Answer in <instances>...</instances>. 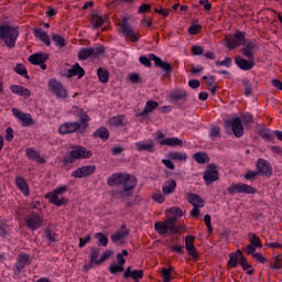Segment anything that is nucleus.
<instances>
[{"label": "nucleus", "mask_w": 282, "mask_h": 282, "mask_svg": "<svg viewBox=\"0 0 282 282\" xmlns=\"http://www.w3.org/2000/svg\"><path fill=\"white\" fill-rule=\"evenodd\" d=\"M230 127L236 138H241L243 135V123L241 122V119L239 117L234 118L230 121Z\"/></svg>", "instance_id": "22"}, {"label": "nucleus", "mask_w": 282, "mask_h": 282, "mask_svg": "<svg viewBox=\"0 0 282 282\" xmlns=\"http://www.w3.org/2000/svg\"><path fill=\"white\" fill-rule=\"evenodd\" d=\"M97 75H98L100 83H109V70H107L105 68L104 69L98 68Z\"/></svg>", "instance_id": "42"}, {"label": "nucleus", "mask_w": 282, "mask_h": 282, "mask_svg": "<svg viewBox=\"0 0 282 282\" xmlns=\"http://www.w3.org/2000/svg\"><path fill=\"white\" fill-rule=\"evenodd\" d=\"M111 254H113V252L107 250L102 253V256L100 257V259H98V261H96V265H102V263H105V261H107V259H109V257H111Z\"/></svg>", "instance_id": "52"}, {"label": "nucleus", "mask_w": 282, "mask_h": 282, "mask_svg": "<svg viewBox=\"0 0 282 282\" xmlns=\"http://www.w3.org/2000/svg\"><path fill=\"white\" fill-rule=\"evenodd\" d=\"M143 276H144V271L143 270H133V271H131V267H129L123 273L124 279L132 278L134 281H138V280L142 279Z\"/></svg>", "instance_id": "27"}, {"label": "nucleus", "mask_w": 282, "mask_h": 282, "mask_svg": "<svg viewBox=\"0 0 282 282\" xmlns=\"http://www.w3.org/2000/svg\"><path fill=\"white\" fill-rule=\"evenodd\" d=\"M94 138H100L101 140H108L109 139V130L107 128L101 127L96 130L94 133Z\"/></svg>", "instance_id": "39"}, {"label": "nucleus", "mask_w": 282, "mask_h": 282, "mask_svg": "<svg viewBox=\"0 0 282 282\" xmlns=\"http://www.w3.org/2000/svg\"><path fill=\"white\" fill-rule=\"evenodd\" d=\"M95 172L96 166L94 165L82 166L72 173V177L83 178L87 177L88 175H93Z\"/></svg>", "instance_id": "17"}, {"label": "nucleus", "mask_w": 282, "mask_h": 282, "mask_svg": "<svg viewBox=\"0 0 282 282\" xmlns=\"http://www.w3.org/2000/svg\"><path fill=\"white\" fill-rule=\"evenodd\" d=\"M225 41L229 50H237L246 43V33L237 31L234 35H227Z\"/></svg>", "instance_id": "7"}, {"label": "nucleus", "mask_w": 282, "mask_h": 282, "mask_svg": "<svg viewBox=\"0 0 282 282\" xmlns=\"http://www.w3.org/2000/svg\"><path fill=\"white\" fill-rule=\"evenodd\" d=\"M45 237L48 241H51V243H54V241H56V234L50 229L45 231Z\"/></svg>", "instance_id": "61"}, {"label": "nucleus", "mask_w": 282, "mask_h": 282, "mask_svg": "<svg viewBox=\"0 0 282 282\" xmlns=\"http://www.w3.org/2000/svg\"><path fill=\"white\" fill-rule=\"evenodd\" d=\"M231 64H232V58L230 57H226L224 61L216 62V65L218 67H230Z\"/></svg>", "instance_id": "59"}, {"label": "nucleus", "mask_w": 282, "mask_h": 282, "mask_svg": "<svg viewBox=\"0 0 282 282\" xmlns=\"http://www.w3.org/2000/svg\"><path fill=\"white\" fill-rule=\"evenodd\" d=\"M195 248V236H186L185 238V250Z\"/></svg>", "instance_id": "48"}, {"label": "nucleus", "mask_w": 282, "mask_h": 282, "mask_svg": "<svg viewBox=\"0 0 282 282\" xmlns=\"http://www.w3.org/2000/svg\"><path fill=\"white\" fill-rule=\"evenodd\" d=\"M194 160H196L198 164H208V162L210 161V159L208 158V154L204 152L195 153Z\"/></svg>", "instance_id": "38"}, {"label": "nucleus", "mask_w": 282, "mask_h": 282, "mask_svg": "<svg viewBox=\"0 0 282 282\" xmlns=\"http://www.w3.org/2000/svg\"><path fill=\"white\" fill-rule=\"evenodd\" d=\"M19 37V30L10 25H0V39L6 43L7 47H14L17 39Z\"/></svg>", "instance_id": "4"}, {"label": "nucleus", "mask_w": 282, "mask_h": 282, "mask_svg": "<svg viewBox=\"0 0 282 282\" xmlns=\"http://www.w3.org/2000/svg\"><path fill=\"white\" fill-rule=\"evenodd\" d=\"M138 151H147L148 153H153L155 144L153 141H139L135 143Z\"/></svg>", "instance_id": "28"}, {"label": "nucleus", "mask_w": 282, "mask_h": 282, "mask_svg": "<svg viewBox=\"0 0 282 282\" xmlns=\"http://www.w3.org/2000/svg\"><path fill=\"white\" fill-rule=\"evenodd\" d=\"M169 158L175 162H186L188 160V155L184 152H171L169 153Z\"/></svg>", "instance_id": "37"}, {"label": "nucleus", "mask_w": 282, "mask_h": 282, "mask_svg": "<svg viewBox=\"0 0 282 282\" xmlns=\"http://www.w3.org/2000/svg\"><path fill=\"white\" fill-rule=\"evenodd\" d=\"M105 53V47L99 46V47H83L78 52V58L79 61H87V58L100 56L101 54Z\"/></svg>", "instance_id": "12"}, {"label": "nucleus", "mask_w": 282, "mask_h": 282, "mask_svg": "<svg viewBox=\"0 0 282 282\" xmlns=\"http://www.w3.org/2000/svg\"><path fill=\"white\" fill-rule=\"evenodd\" d=\"M78 76V78H83L85 76V69L80 67V65L75 64L70 69H68V77Z\"/></svg>", "instance_id": "34"}, {"label": "nucleus", "mask_w": 282, "mask_h": 282, "mask_svg": "<svg viewBox=\"0 0 282 282\" xmlns=\"http://www.w3.org/2000/svg\"><path fill=\"white\" fill-rule=\"evenodd\" d=\"M227 191L230 195H237L239 193H243L245 195H254V193H257V188L245 183H232Z\"/></svg>", "instance_id": "8"}, {"label": "nucleus", "mask_w": 282, "mask_h": 282, "mask_svg": "<svg viewBox=\"0 0 282 282\" xmlns=\"http://www.w3.org/2000/svg\"><path fill=\"white\" fill-rule=\"evenodd\" d=\"M129 251H127V249H123L121 253L117 254V262L119 263V265H124V263H127L124 257H127Z\"/></svg>", "instance_id": "50"}, {"label": "nucleus", "mask_w": 282, "mask_h": 282, "mask_svg": "<svg viewBox=\"0 0 282 282\" xmlns=\"http://www.w3.org/2000/svg\"><path fill=\"white\" fill-rule=\"evenodd\" d=\"M25 153H26V158H29V160H34L35 162H39V164H45V159L43 156H41L39 151H36L32 148H28L25 150Z\"/></svg>", "instance_id": "24"}, {"label": "nucleus", "mask_w": 282, "mask_h": 282, "mask_svg": "<svg viewBox=\"0 0 282 282\" xmlns=\"http://www.w3.org/2000/svg\"><path fill=\"white\" fill-rule=\"evenodd\" d=\"M235 63L236 65H238V67H240V69H243L246 72L252 69V67H254V58H243L242 56H237L235 58Z\"/></svg>", "instance_id": "19"}, {"label": "nucleus", "mask_w": 282, "mask_h": 282, "mask_svg": "<svg viewBox=\"0 0 282 282\" xmlns=\"http://www.w3.org/2000/svg\"><path fill=\"white\" fill-rule=\"evenodd\" d=\"M182 215H184V212H182V209L177 208V207H173L169 210V215L167 217H175V224H177V219H180V217H182Z\"/></svg>", "instance_id": "43"}, {"label": "nucleus", "mask_w": 282, "mask_h": 282, "mask_svg": "<svg viewBox=\"0 0 282 282\" xmlns=\"http://www.w3.org/2000/svg\"><path fill=\"white\" fill-rule=\"evenodd\" d=\"M108 186H122L123 191L120 192V197H131L133 188L138 185L135 176L127 173H115L107 180Z\"/></svg>", "instance_id": "1"}, {"label": "nucleus", "mask_w": 282, "mask_h": 282, "mask_svg": "<svg viewBox=\"0 0 282 282\" xmlns=\"http://www.w3.org/2000/svg\"><path fill=\"white\" fill-rule=\"evenodd\" d=\"M24 221L29 230H39V228L43 226L45 219L43 218V216L33 213L26 216Z\"/></svg>", "instance_id": "13"}, {"label": "nucleus", "mask_w": 282, "mask_h": 282, "mask_svg": "<svg viewBox=\"0 0 282 282\" xmlns=\"http://www.w3.org/2000/svg\"><path fill=\"white\" fill-rule=\"evenodd\" d=\"M175 217H167L164 221H158L154 224V230L159 235H167V232H177V225H175Z\"/></svg>", "instance_id": "5"}, {"label": "nucleus", "mask_w": 282, "mask_h": 282, "mask_svg": "<svg viewBox=\"0 0 282 282\" xmlns=\"http://www.w3.org/2000/svg\"><path fill=\"white\" fill-rule=\"evenodd\" d=\"M91 158V151L85 147L75 145L70 151L68 162H74L75 160H89Z\"/></svg>", "instance_id": "9"}, {"label": "nucleus", "mask_w": 282, "mask_h": 282, "mask_svg": "<svg viewBox=\"0 0 282 282\" xmlns=\"http://www.w3.org/2000/svg\"><path fill=\"white\" fill-rule=\"evenodd\" d=\"M170 97L172 100H184L186 98V91L184 90H174L171 93Z\"/></svg>", "instance_id": "44"}, {"label": "nucleus", "mask_w": 282, "mask_h": 282, "mask_svg": "<svg viewBox=\"0 0 282 282\" xmlns=\"http://www.w3.org/2000/svg\"><path fill=\"white\" fill-rule=\"evenodd\" d=\"M12 113H13V116H15V118H19V120H21L22 127H30V124H34V122L32 120V115L23 113V112L19 111L18 109H12Z\"/></svg>", "instance_id": "21"}, {"label": "nucleus", "mask_w": 282, "mask_h": 282, "mask_svg": "<svg viewBox=\"0 0 282 282\" xmlns=\"http://www.w3.org/2000/svg\"><path fill=\"white\" fill-rule=\"evenodd\" d=\"M209 135L213 140H217V138H221V128L214 126L209 130Z\"/></svg>", "instance_id": "47"}, {"label": "nucleus", "mask_w": 282, "mask_h": 282, "mask_svg": "<svg viewBox=\"0 0 282 282\" xmlns=\"http://www.w3.org/2000/svg\"><path fill=\"white\" fill-rule=\"evenodd\" d=\"M75 116L79 119L78 121H69L65 122L58 128V133L62 135H65L67 133H76L78 131L79 133H85L87 131V127H89V115H86L85 111L80 108H75L74 111Z\"/></svg>", "instance_id": "2"}, {"label": "nucleus", "mask_w": 282, "mask_h": 282, "mask_svg": "<svg viewBox=\"0 0 282 282\" xmlns=\"http://www.w3.org/2000/svg\"><path fill=\"white\" fill-rule=\"evenodd\" d=\"M272 268H273V270H281V268H282V257L281 256H276L273 259Z\"/></svg>", "instance_id": "57"}, {"label": "nucleus", "mask_w": 282, "mask_h": 282, "mask_svg": "<svg viewBox=\"0 0 282 282\" xmlns=\"http://www.w3.org/2000/svg\"><path fill=\"white\" fill-rule=\"evenodd\" d=\"M118 26V32L124 36L126 41H130V43H138L140 33L129 24V18H122L119 21Z\"/></svg>", "instance_id": "3"}, {"label": "nucleus", "mask_w": 282, "mask_h": 282, "mask_svg": "<svg viewBox=\"0 0 282 282\" xmlns=\"http://www.w3.org/2000/svg\"><path fill=\"white\" fill-rule=\"evenodd\" d=\"M14 72H17V74H20V76H24V78H28V69H25V66H23V64H18L14 67Z\"/></svg>", "instance_id": "51"}, {"label": "nucleus", "mask_w": 282, "mask_h": 282, "mask_svg": "<svg viewBox=\"0 0 282 282\" xmlns=\"http://www.w3.org/2000/svg\"><path fill=\"white\" fill-rule=\"evenodd\" d=\"M158 107H160L158 101L149 100L147 101L144 109L139 113V116H147V113H151V111L158 109Z\"/></svg>", "instance_id": "33"}, {"label": "nucleus", "mask_w": 282, "mask_h": 282, "mask_svg": "<svg viewBox=\"0 0 282 282\" xmlns=\"http://www.w3.org/2000/svg\"><path fill=\"white\" fill-rule=\"evenodd\" d=\"M152 199L154 202H158V204H164V195H162L161 191H156L155 193H153Z\"/></svg>", "instance_id": "54"}, {"label": "nucleus", "mask_w": 282, "mask_h": 282, "mask_svg": "<svg viewBox=\"0 0 282 282\" xmlns=\"http://www.w3.org/2000/svg\"><path fill=\"white\" fill-rule=\"evenodd\" d=\"M124 264H111L110 265V272L111 274H116V272H124V267H122Z\"/></svg>", "instance_id": "58"}, {"label": "nucleus", "mask_w": 282, "mask_h": 282, "mask_svg": "<svg viewBox=\"0 0 282 282\" xmlns=\"http://www.w3.org/2000/svg\"><path fill=\"white\" fill-rule=\"evenodd\" d=\"M257 170L261 175H267V177H270L272 175V166H270V163L265 161L264 159H259L257 162Z\"/></svg>", "instance_id": "20"}, {"label": "nucleus", "mask_w": 282, "mask_h": 282, "mask_svg": "<svg viewBox=\"0 0 282 282\" xmlns=\"http://www.w3.org/2000/svg\"><path fill=\"white\" fill-rule=\"evenodd\" d=\"M175 188H177V183L175 181H167L163 185L162 191L164 195H171V193L175 192Z\"/></svg>", "instance_id": "36"}, {"label": "nucleus", "mask_w": 282, "mask_h": 282, "mask_svg": "<svg viewBox=\"0 0 282 282\" xmlns=\"http://www.w3.org/2000/svg\"><path fill=\"white\" fill-rule=\"evenodd\" d=\"M187 252L194 261H199V252H197V248L194 247L192 249H187Z\"/></svg>", "instance_id": "60"}, {"label": "nucleus", "mask_w": 282, "mask_h": 282, "mask_svg": "<svg viewBox=\"0 0 282 282\" xmlns=\"http://www.w3.org/2000/svg\"><path fill=\"white\" fill-rule=\"evenodd\" d=\"M33 34L35 39H39L42 43H44V45H46V47H50L52 45V40H50V35L45 31H43V29H34Z\"/></svg>", "instance_id": "23"}, {"label": "nucleus", "mask_w": 282, "mask_h": 282, "mask_svg": "<svg viewBox=\"0 0 282 282\" xmlns=\"http://www.w3.org/2000/svg\"><path fill=\"white\" fill-rule=\"evenodd\" d=\"M48 91L62 100L67 98V89H65V86H63V84L56 79H51L48 82Z\"/></svg>", "instance_id": "10"}, {"label": "nucleus", "mask_w": 282, "mask_h": 282, "mask_svg": "<svg viewBox=\"0 0 282 282\" xmlns=\"http://www.w3.org/2000/svg\"><path fill=\"white\" fill-rule=\"evenodd\" d=\"M15 184L18 188L23 193V195H30V187H28V183L25 182V178L18 176L15 178Z\"/></svg>", "instance_id": "31"}, {"label": "nucleus", "mask_w": 282, "mask_h": 282, "mask_svg": "<svg viewBox=\"0 0 282 282\" xmlns=\"http://www.w3.org/2000/svg\"><path fill=\"white\" fill-rule=\"evenodd\" d=\"M100 254V250L96 248H91L90 250V263L87 265L85 264L84 268L85 270H90L91 265H96V261H98V257Z\"/></svg>", "instance_id": "35"}, {"label": "nucleus", "mask_w": 282, "mask_h": 282, "mask_svg": "<svg viewBox=\"0 0 282 282\" xmlns=\"http://www.w3.org/2000/svg\"><path fill=\"white\" fill-rule=\"evenodd\" d=\"M110 127H122L124 124V116H116L109 119Z\"/></svg>", "instance_id": "41"}, {"label": "nucleus", "mask_w": 282, "mask_h": 282, "mask_svg": "<svg viewBox=\"0 0 282 282\" xmlns=\"http://www.w3.org/2000/svg\"><path fill=\"white\" fill-rule=\"evenodd\" d=\"M242 85L245 87V96H252V86H250V80L243 79Z\"/></svg>", "instance_id": "53"}, {"label": "nucleus", "mask_w": 282, "mask_h": 282, "mask_svg": "<svg viewBox=\"0 0 282 282\" xmlns=\"http://www.w3.org/2000/svg\"><path fill=\"white\" fill-rule=\"evenodd\" d=\"M204 180L206 184H213V182H217V180H219V172L215 164H209L207 166V170L204 173Z\"/></svg>", "instance_id": "15"}, {"label": "nucleus", "mask_w": 282, "mask_h": 282, "mask_svg": "<svg viewBox=\"0 0 282 282\" xmlns=\"http://www.w3.org/2000/svg\"><path fill=\"white\" fill-rule=\"evenodd\" d=\"M205 225L207 226L208 232H213V224L210 223V215H205L204 217Z\"/></svg>", "instance_id": "64"}, {"label": "nucleus", "mask_w": 282, "mask_h": 282, "mask_svg": "<svg viewBox=\"0 0 282 282\" xmlns=\"http://www.w3.org/2000/svg\"><path fill=\"white\" fill-rule=\"evenodd\" d=\"M32 260L30 259V254L28 253H20L18 256V260L15 263V274H21V270L25 268V265H30Z\"/></svg>", "instance_id": "16"}, {"label": "nucleus", "mask_w": 282, "mask_h": 282, "mask_svg": "<svg viewBox=\"0 0 282 282\" xmlns=\"http://www.w3.org/2000/svg\"><path fill=\"white\" fill-rule=\"evenodd\" d=\"M67 191V186H59L55 188L53 192L45 195L46 199L54 204V206H64L67 204V199L63 198L64 193Z\"/></svg>", "instance_id": "6"}, {"label": "nucleus", "mask_w": 282, "mask_h": 282, "mask_svg": "<svg viewBox=\"0 0 282 282\" xmlns=\"http://www.w3.org/2000/svg\"><path fill=\"white\" fill-rule=\"evenodd\" d=\"M109 19V15H98V14H95L93 15L91 18V25L93 28L95 29H98L100 28L107 20Z\"/></svg>", "instance_id": "32"}, {"label": "nucleus", "mask_w": 282, "mask_h": 282, "mask_svg": "<svg viewBox=\"0 0 282 282\" xmlns=\"http://www.w3.org/2000/svg\"><path fill=\"white\" fill-rule=\"evenodd\" d=\"M154 12L156 14H160V17H164V18H166V17H169V14H171V11L169 9H164L162 7H156L154 9Z\"/></svg>", "instance_id": "55"}, {"label": "nucleus", "mask_w": 282, "mask_h": 282, "mask_svg": "<svg viewBox=\"0 0 282 282\" xmlns=\"http://www.w3.org/2000/svg\"><path fill=\"white\" fill-rule=\"evenodd\" d=\"M167 248H170L172 252H176L177 254H184V247L177 243H169Z\"/></svg>", "instance_id": "49"}, {"label": "nucleus", "mask_w": 282, "mask_h": 282, "mask_svg": "<svg viewBox=\"0 0 282 282\" xmlns=\"http://www.w3.org/2000/svg\"><path fill=\"white\" fill-rule=\"evenodd\" d=\"M50 58V54L47 53H35L29 57V63L32 65H40L41 69H47V65H45V61Z\"/></svg>", "instance_id": "14"}, {"label": "nucleus", "mask_w": 282, "mask_h": 282, "mask_svg": "<svg viewBox=\"0 0 282 282\" xmlns=\"http://www.w3.org/2000/svg\"><path fill=\"white\" fill-rule=\"evenodd\" d=\"M155 139L159 141L161 147H182L184 141L180 138H166L162 131L155 132Z\"/></svg>", "instance_id": "11"}, {"label": "nucleus", "mask_w": 282, "mask_h": 282, "mask_svg": "<svg viewBox=\"0 0 282 282\" xmlns=\"http://www.w3.org/2000/svg\"><path fill=\"white\" fill-rule=\"evenodd\" d=\"M254 50H257V44L250 41L246 42L245 40V44H242L240 52L246 58H254Z\"/></svg>", "instance_id": "18"}, {"label": "nucleus", "mask_w": 282, "mask_h": 282, "mask_svg": "<svg viewBox=\"0 0 282 282\" xmlns=\"http://www.w3.org/2000/svg\"><path fill=\"white\" fill-rule=\"evenodd\" d=\"M239 263H241V259L239 258V254L231 253L229 256V261L227 263V267L228 268H237V265H239Z\"/></svg>", "instance_id": "40"}, {"label": "nucleus", "mask_w": 282, "mask_h": 282, "mask_svg": "<svg viewBox=\"0 0 282 282\" xmlns=\"http://www.w3.org/2000/svg\"><path fill=\"white\" fill-rule=\"evenodd\" d=\"M150 59L154 61L156 67H160L163 72H172L173 69L171 64L163 62L160 57L155 56V54H150Z\"/></svg>", "instance_id": "25"}, {"label": "nucleus", "mask_w": 282, "mask_h": 282, "mask_svg": "<svg viewBox=\"0 0 282 282\" xmlns=\"http://www.w3.org/2000/svg\"><path fill=\"white\" fill-rule=\"evenodd\" d=\"M96 239H98L99 243H101V246H107V243H109V239L106 238L105 235H102L101 232H98L96 235Z\"/></svg>", "instance_id": "62"}, {"label": "nucleus", "mask_w": 282, "mask_h": 282, "mask_svg": "<svg viewBox=\"0 0 282 282\" xmlns=\"http://www.w3.org/2000/svg\"><path fill=\"white\" fill-rule=\"evenodd\" d=\"M252 257L257 259L259 263H268V258L263 257L261 252L253 253Z\"/></svg>", "instance_id": "63"}, {"label": "nucleus", "mask_w": 282, "mask_h": 282, "mask_svg": "<svg viewBox=\"0 0 282 282\" xmlns=\"http://www.w3.org/2000/svg\"><path fill=\"white\" fill-rule=\"evenodd\" d=\"M52 41L57 47H65V37L54 33L52 35Z\"/></svg>", "instance_id": "46"}, {"label": "nucleus", "mask_w": 282, "mask_h": 282, "mask_svg": "<svg viewBox=\"0 0 282 282\" xmlns=\"http://www.w3.org/2000/svg\"><path fill=\"white\" fill-rule=\"evenodd\" d=\"M129 236V230H127V228L122 227L119 231H117L116 234H113L111 236V241L113 243H118V241H122V239H126V237Z\"/></svg>", "instance_id": "30"}, {"label": "nucleus", "mask_w": 282, "mask_h": 282, "mask_svg": "<svg viewBox=\"0 0 282 282\" xmlns=\"http://www.w3.org/2000/svg\"><path fill=\"white\" fill-rule=\"evenodd\" d=\"M172 272H173V267H170L169 269H166V268L162 269L163 282L173 281V278L171 276Z\"/></svg>", "instance_id": "45"}, {"label": "nucleus", "mask_w": 282, "mask_h": 282, "mask_svg": "<svg viewBox=\"0 0 282 282\" xmlns=\"http://www.w3.org/2000/svg\"><path fill=\"white\" fill-rule=\"evenodd\" d=\"M187 199L194 207H204V198L197 194H188Z\"/></svg>", "instance_id": "29"}, {"label": "nucleus", "mask_w": 282, "mask_h": 282, "mask_svg": "<svg viewBox=\"0 0 282 282\" xmlns=\"http://www.w3.org/2000/svg\"><path fill=\"white\" fill-rule=\"evenodd\" d=\"M250 243L254 248H261V239L258 238L257 234L251 235Z\"/></svg>", "instance_id": "56"}, {"label": "nucleus", "mask_w": 282, "mask_h": 282, "mask_svg": "<svg viewBox=\"0 0 282 282\" xmlns=\"http://www.w3.org/2000/svg\"><path fill=\"white\" fill-rule=\"evenodd\" d=\"M10 90L12 91V94H17L18 96H23V98H30V96H32V93L30 91V89L23 86L12 85L10 87Z\"/></svg>", "instance_id": "26"}]
</instances>
